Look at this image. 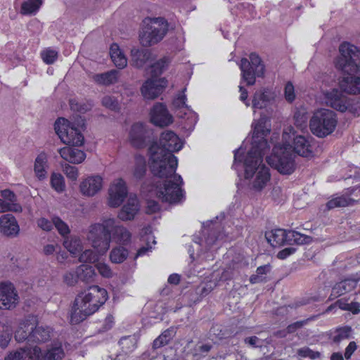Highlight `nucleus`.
I'll use <instances>...</instances> for the list:
<instances>
[{"instance_id": "nucleus-1", "label": "nucleus", "mask_w": 360, "mask_h": 360, "mask_svg": "<svg viewBox=\"0 0 360 360\" xmlns=\"http://www.w3.org/2000/svg\"><path fill=\"white\" fill-rule=\"evenodd\" d=\"M86 238L98 254L104 255L110 249L112 240L120 245L129 244L131 233L115 218L103 217L101 222L89 227Z\"/></svg>"}, {"instance_id": "nucleus-2", "label": "nucleus", "mask_w": 360, "mask_h": 360, "mask_svg": "<svg viewBox=\"0 0 360 360\" xmlns=\"http://www.w3.org/2000/svg\"><path fill=\"white\" fill-rule=\"evenodd\" d=\"M108 299L105 289L93 285L75 298L70 314V322L77 324L94 314Z\"/></svg>"}, {"instance_id": "nucleus-3", "label": "nucleus", "mask_w": 360, "mask_h": 360, "mask_svg": "<svg viewBox=\"0 0 360 360\" xmlns=\"http://www.w3.org/2000/svg\"><path fill=\"white\" fill-rule=\"evenodd\" d=\"M266 152L250 150L245 160V179L249 186L255 191L263 190L270 181L269 168L262 163Z\"/></svg>"}, {"instance_id": "nucleus-4", "label": "nucleus", "mask_w": 360, "mask_h": 360, "mask_svg": "<svg viewBox=\"0 0 360 360\" xmlns=\"http://www.w3.org/2000/svg\"><path fill=\"white\" fill-rule=\"evenodd\" d=\"M156 146L150 148V167L152 173L160 180L172 178L181 180V176L175 174L177 167V158L171 153H164L158 150Z\"/></svg>"}, {"instance_id": "nucleus-5", "label": "nucleus", "mask_w": 360, "mask_h": 360, "mask_svg": "<svg viewBox=\"0 0 360 360\" xmlns=\"http://www.w3.org/2000/svg\"><path fill=\"white\" fill-rule=\"evenodd\" d=\"M144 26L139 34L140 43L149 47L160 42L168 30V24L164 18H149L143 21Z\"/></svg>"}, {"instance_id": "nucleus-6", "label": "nucleus", "mask_w": 360, "mask_h": 360, "mask_svg": "<svg viewBox=\"0 0 360 360\" xmlns=\"http://www.w3.org/2000/svg\"><path fill=\"white\" fill-rule=\"evenodd\" d=\"M63 356V350L60 345H53L41 354V349L37 346L25 347L10 353L5 360H60Z\"/></svg>"}, {"instance_id": "nucleus-7", "label": "nucleus", "mask_w": 360, "mask_h": 360, "mask_svg": "<svg viewBox=\"0 0 360 360\" xmlns=\"http://www.w3.org/2000/svg\"><path fill=\"white\" fill-rule=\"evenodd\" d=\"M167 59L162 58L154 63L149 68L151 78L148 79L142 86L141 94L146 99H154L163 91L167 85L164 78H158L167 65Z\"/></svg>"}, {"instance_id": "nucleus-8", "label": "nucleus", "mask_w": 360, "mask_h": 360, "mask_svg": "<svg viewBox=\"0 0 360 360\" xmlns=\"http://www.w3.org/2000/svg\"><path fill=\"white\" fill-rule=\"evenodd\" d=\"M312 138L299 134L292 126L287 127L283 133V146L291 148L293 151L300 156L309 157L313 153L311 145Z\"/></svg>"}, {"instance_id": "nucleus-9", "label": "nucleus", "mask_w": 360, "mask_h": 360, "mask_svg": "<svg viewBox=\"0 0 360 360\" xmlns=\"http://www.w3.org/2000/svg\"><path fill=\"white\" fill-rule=\"evenodd\" d=\"M337 125L335 113L328 109L316 111L311 118L309 127L311 132L318 137H325L335 130Z\"/></svg>"}, {"instance_id": "nucleus-10", "label": "nucleus", "mask_w": 360, "mask_h": 360, "mask_svg": "<svg viewBox=\"0 0 360 360\" xmlns=\"http://www.w3.org/2000/svg\"><path fill=\"white\" fill-rule=\"evenodd\" d=\"M294 158L295 154L292 153L291 148L278 145L274 148L273 154L267 157L266 161L279 173L290 174L295 168Z\"/></svg>"}, {"instance_id": "nucleus-11", "label": "nucleus", "mask_w": 360, "mask_h": 360, "mask_svg": "<svg viewBox=\"0 0 360 360\" xmlns=\"http://www.w3.org/2000/svg\"><path fill=\"white\" fill-rule=\"evenodd\" d=\"M181 180L172 178L159 180L153 186L152 192L162 201L169 203L176 202L183 197Z\"/></svg>"}, {"instance_id": "nucleus-12", "label": "nucleus", "mask_w": 360, "mask_h": 360, "mask_svg": "<svg viewBox=\"0 0 360 360\" xmlns=\"http://www.w3.org/2000/svg\"><path fill=\"white\" fill-rule=\"evenodd\" d=\"M340 56L335 65L346 72H360V51L354 45L345 42L339 47Z\"/></svg>"}, {"instance_id": "nucleus-13", "label": "nucleus", "mask_w": 360, "mask_h": 360, "mask_svg": "<svg viewBox=\"0 0 360 360\" xmlns=\"http://www.w3.org/2000/svg\"><path fill=\"white\" fill-rule=\"evenodd\" d=\"M55 131L65 144L81 146L84 142L80 129L65 118H58L56 121Z\"/></svg>"}, {"instance_id": "nucleus-14", "label": "nucleus", "mask_w": 360, "mask_h": 360, "mask_svg": "<svg viewBox=\"0 0 360 360\" xmlns=\"http://www.w3.org/2000/svg\"><path fill=\"white\" fill-rule=\"evenodd\" d=\"M240 68L242 78L248 85H253L255 83V77H262L264 74V65L255 53L250 55V60L247 58L241 59Z\"/></svg>"}, {"instance_id": "nucleus-15", "label": "nucleus", "mask_w": 360, "mask_h": 360, "mask_svg": "<svg viewBox=\"0 0 360 360\" xmlns=\"http://www.w3.org/2000/svg\"><path fill=\"white\" fill-rule=\"evenodd\" d=\"M253 127L252 148L250 150L266 152L269 146L265 139V136L270 132L268 117L266 115L261 116L257 122L253 123Z\"/></svg>"}, {"instance_id": "nucleus-16", "label": "nucleus", "mask_w": 360, "mask_h": 360, "mask_svg": "<svg viewBox=\"0 0 360 360\" xmlns=\"http://www.w3.org/2000/svg\"><path fill=\"white\" fill-rule=\"evenodd\" d=\"M152 146H156L158 150H163L164 153L180 150L183 146V142L179 136L172 131H167L162 133L159 142L154 143Z\"/></svg>"}, {"instance_id": "nucleus-17", "label": "nucleus", "mask_w": 360, "mask_h": 360, "mask_svg": "<svg viewBox=\"0 0 360 360\" xmlns=\"http://www.w3.org/2000/svg\"><path fill=\"white\" fill-rule=\"evenodd\" d=\"M103 179L99 175L88 176L79 184V191L85 197H94L103 188Z\"/></svg>"}, {"instance_id": "nucleus-18", "label": "nucleus", "mask_w": 360, "mask_h": 360, "mask_svg": "<svg viewBox=\"0 0 360 360\" xmlns=\"http://www.w3.org/2000/svg\"><path fill=\"white\" fill-rule=\"evenodd\" d=\"M108 194V205L112 207H119L127 195L125 182L121 179L115 180L111 184Z\"/></svg>"}, {"instance_id": "nucleus-19", "label": "nucleus", "mask_w": 360, "mask_h": 360, "mask_svg": "<svg viewBox=\"0 0 360 360\" xmlns=\"http://www.w3.org/2000/svg\"><path fill=\"white\" fill-rule=\"evenodd\" d=\"M18 302V295L11 283L0 284V309H11Z\"/></svg>"}, {"instance_id": "nucleus-20", "label": "nucleus", "mask_w": 360, "mask_h": 360, "mask_svg": "<svg viewBox=\"0 0 360 360\" xmlns=\"http://www.w3.org/2000/svg\"><path fill=\"white\" fill-rule=\"evenodd\" d=\"M324 95L326 105L337 110L345 112L350 105L348 98L338 89L326 91Z\"/></svg>"}, {"instance_id": "nucleus-21", "label": "nucleus", "mask_w": 360, "mask_h": 360, "mask_svg": "<svg viewBox=\"0 0 360 360\" xmlns=\"http://www.w3.org/2000/svg\"><path fill=\"white\" fill-rule=\"evenodd\" d=\"M20 226L15 217L11 214H5L0 217V233L9 238L18 236Z\"/></svg>"}, {"instance_id": "nucleus-22", "label": "nucleus", "mask_w": 360, "mask_h": 360, "mask_svg": "<svg viewBox=\"0 0 360 360\" xmlns=\"http://www.w3.org/2000/svg\"><path fill=\"white\" fill-rule=\"evenodd\" d=\"M335 68L338 69L336 66ZM340 70H341V69H340ZM342 71L346 73V72L342 70ZM347 74L349 75L344 77L340 81L341 90L350 94H360V72H347Z\"/></svg>"}, {"instance_id": "nucleus-23", "label": "nucleus", "mask_w": 360, "mask_h": 360, "mask_svg": "<svg viewBox=\"0 0 360 360\" xmlns=\"http://www.w3.org/2000/svg\"><path fill=\"white\" fill-rule=\"evenodd\" d=\"M151 122L160 127L167 126L172 122V116L168 112L165 105L156 103L150 111Z\"/></svg>"}, {"instance_id": "nucleus-24", "label": "nucleus", "mask_w": 360, "mask_h": 360, "mask_svg": "<svg viewBox=\"0 0 360 360\" xmlns=\"http://www.w3.org/2000/svg\"><path fill=\"white\" fill-rule=\"evenodd\" d=\"M139 208L140 206L136 196L130 195L119 212L117 217L123 221H131L134 219Z\"/></svg>"}, {"instance_id": "nucleus-25", "label": "nucleus", "mask_w": 360, "mask_h": 360, "mask_svg": "<svg viewBox=\"0 0 360 360\" xmlns=\"http://www.w3.org/2000/svg\"><path fill=\"white\" fill-rule=\"evenodd\" d=\"M36 325V319L34 317L27 319L20 323L15 333V338L18 342L30 341V336L32 334Z\"/></svg>"}, {"instance_id": "nucleus-26", "label": "nucleus", "mask_w": 360, "mask_h": 360, "mask_svg": "<svg viewBox=\"0 0 360 360\" xmlns=\"http://www.w3.org/2000/svg\"><path fill=\"white\" fill-rule=\"evenodd\" d=\"M152 53L149 50L140 49L138 48H133L131 50V64L138 68H141L147 64L152 65ZM154 63H153V65Z\"/></svg>"}, {"instance_id": "nucleus-27", "label": "nucleus", "mask_w": 360, "mask_h": 360, "mask_svg": "<svg viewBox=\"0 0 360 360\" xmlns=\"http://www.w3.org/2000/svg\"><path fill=\"white\" fill-rule=\"evenodd\" d=\"M148 131L146 127L141 123L134 124L131 129L129 137L131 144L136 148H141L144 146Z\"/></svg>"}, {"instance_id": "nucleus-28", "label": "nucleus", "mask_w": 360, "mask_h": 360, "mask_svg": "<svg viewBox=\"0 0 360 360\" xmlns=\"http://www.w3.org/2000/svg\"><path fill=\"white\" fill-rule=\"evenodd\" d=\"M120 72L116 70H111L103 73L92 74L91 76V80L101 86L114 84L118 82Z\"/></svg>"}, {"instance_id": "nucleus-29", "label": "nucleus", "mask_w": 360, "mask_h": 360, "mask_svg": "<svg viewBox=\"0 0 360 360\" xmlns=\"http://www.w3.org/2000/svg\"><path fill=\"white\" fill-rule=\"evenodd\" d=\"M288 231L278 229L266 232L265 238L273 247L288 244Z\"/></svg>"}, {"instance_id": "nucleus-30", "label": "nucleus", "mask_w": 360, "mask_h": 360, "mask_svg": "<svg viewBox=\"0 0 360 360\" xmlns=\"http://www.w3.org/2000/svg\"><path fill=\"white\" fill-rule=\"evenodd\" d=\"M60 157L72 164H79L86 158V154L81 150L71 147H64L59 150Z\"/></svg>"}, {"instance_id": "nucleus-31", "label": "nucleus", "mask_w": 360, "mask_h": 360, "mask_svg": "<svg viewBox=\"0 0 360 360\" xmlns=\"http://www.w3.org/2000/svg\"><path fill=\"white\" fill-rule=\"evenodd\" d=\"M359 279L347 278L336 283L333 289L331 295L338 297L344 295L356 288Z\"/></svg>"}, {"instance_id": "nucleus-32", "label": "nucleus", "mask_w": 360, "mask_h": 360, "mask_svg": "<svg viewBox=\"0 0 360 360\" xmlns=\"http://www.w3.org/2000/svg\"><path fill=\"white\" fill-rule=\"evenodd\" d=\"M48 157L45 153H41L34 162V173L39 180L44 179L47 176Z\"/></svg>"}, {"instance_id": "nucleus-33", "label": "nucleus", "mask_w": 360, "mask_h": 360, "mask_svg": "<svg viewBox=\"0 0 360 360\" xmlns=\"http://www.w3.org/2000/svg\"><path fill=\"white\" fill-rule=\"evenodd\" d=\"M51 332V328L49 327L35 325L34 330L30 336V341L31 343L44 342L49 340Z\"/></svg>"}, {"instance_id": "nucleus-34", "label": "nucleus", "mask_w": 360, "mask_h": 360, "mask_svg": "<svg viewBox=\"0 0 360 360\" xmlns=\"http://www.w3.org/2000/svg\"><path fill=\"white\" fill-rule=\"evenodd\" d=\"M63 246L73 255H79L83 250L82 241L80 238L76 236L65 237Z\"/></svg>"}, {"instance_id": "nucleus-35", "label": "nucleus", "mask_w": 360, "mask_h": 360, "mask_svg": "<svg viewBox=\"0 0 360 360\" xmlns=\"http://www.w3.org/2000/svg\"><path fill=\"white\" fill-rule=\"evenodd\" d=\"M110 56L112 61L117 68L123 69L127 66V58L117 44H114L111 45L110 49Z\"/></svg>"}, {"instance_id": "nucleus-36", "label": "nucleus", "mask_w": 360, "mask_h": 360, "mask_svg": "<svg viewBox=\"0 0 360 360\" xmlns=\"http://www.w3.org/2000/svg\"><path fill=\"white\" fill-rule=\"evenodd\" d=\"M147 171L146 160L141 155H136L134 165L131 168L133 176L136 180L141 179L145 176Z\"/></svg>"}, {"instance_id": "nucleus-37", "label": "nucleus", "mask_w": 360, "mask_h": 360, "mask_svg": "<svg viewBox=\"0 0 360 360\" xmlns=\"http://www.w3.org/2000/svg\"><path fill=\"white\" fill-rule=\"evenodd\" d=\"M124 245H117L114 247L109 254V259L113 264H121L124 262L129 255V251Z\"/></svg>"}, {"instance_id": "nucleus-38", "label": "nucleus", "mask_w": 360, "mask_h": 360, "mask_svg": "<svg viewBox=\"0 0 360 360\" xmlns=\"http://www.w3.org/2000/svg\"><path fill=\"white\" fill-rule=\"evenodd\" d=\"M76 274L79 279L85 282L93 281L96 276L95 270L92 266L82 264L76 269Z\"/></svg>"}, {"instance_id": "nucleus-39", "label": "nucleus", "mask_w": 360, "mask_h": 360, "mask_svg": "<svg viewBox=\"0 0 360 360\" xmlns=\"http://www.w3.org/2000/svg\"><path fill=\"white\" fill-rule=\"evenodd\" d=\"M288 245H303L309 243L311 240V238L304 234H302L297 231L289 230L288 231Z\"/></svg>"}, {"instance_id": "nucleus-40", "label": "nucleus", "mask_w": 360, "mask_h": 360, "mask_svg": "<svg viewBox=\"0 0 360 360\" xmlns=\"http://www.w3.org/2000/svg\"><path fill=\"white\" fill-rule=\"evenodd\" d=\"M119 344L122 352L127 354L132 352L136 347L137 339L134 335L123 337Z\"/></svg>"}, {"instance_id": "nucleus-41", "label": "nucleus", "mask_w": 360, "mask_h": 360, "mask_svg": "<svg viewBox=\"0 0 360 360\" xmlns=\"http://www.w3.org/2000/svg\"><path fill=\"white\" fill-rule=\"evenodd\" d=\"M359 199L349 198L345 195L335 197L329 200L326 206L328 210H331L335 207H342L350 205L351 201H357Z\"/></svg>"}, {"instance_id": "nucleus-42", "label": "nucleus", "mask_w": 360, "mask_h": 360, "mask_svg": "<svg viewBox=\"0 0 360 360\" xmlns=\"http://www.w3.org/2000/svg\"><path fill=\"white\" fill-rule=\"evenodd\" d=\"M42 4V0H28L22 4L21 13L30 15L35 13Z\"/></svg>"}, {"instance_id": "nucleus-43", "label": "nucleus", "mask_w": 360, "mask_h": 360, "mask_svg": "<svg viewBox=\"0 0 360 360\" xmlns=\"http://www.w3.org/2000/svg\"><path fill=\"white\" fill-rule=\"evenodd\" d=\"M174 331L173 329H167L165 330L158 338L153 341V347L158 349L166 345L173 338Z\"/></svg>"}, {"instance_id": "nucleus-44", "label": "nucleus", "mask_w": 360, "mask_h": 360, "mask_svg": "<svg viewBox=\"0 0 360 360\" xmlns=\"http://www.w3.org/2000/svg\"><path fill=\"white\" fill-rule=\"evenodd\" d=\"M2 330L0 334V347L5 348L8 346L11 340L13 329L11 326L7 322L1 326Z\"/></svg>"}, {"instance_id": "nucleus-45", "label": "nucleus", "mask_w": 360, "mask_h": 360, "mask_svg": "<svg viewBox=\"0 0 360 360\" xmlns=\"http://www.w3.org/2000/svg\"><path fill=\"white\" fill-rule=\"evenodd\" d=\"M51 184L53 189L57 192L64 191L65 185L64 178L60 174L53 173L51 176Z\"/></svg>"}, {"instance_id": "nucleus-46", "label": "nucleus", "mask_w": 360, "mask_h": 360, "mask_svg": "<svg viewBox=\"0 0 360 360\" xmlns=\"http://www.w3.org/2000/svg\"><path fill=\"white\" fill-rule=\"evenodd\" d=\"M22 208L18 203H8V202L0 198V213L6 212H21Z\"/></svg>"}, {"instance_id": "nucleus-47", "label": "nucleus", "mask_w": 360, "mask_h": 360, "mask_svg": "<svg viewBox=\"0 0 360 360\" xmlns=\"http://www.w3.org/2000/svg\"><path fill=\"white\" fill-rule=\"evenodd\" d=\"M211 346L207 344H198L192 351V355L195 359L205 356L210 352Z\"/></svg>"}, {"instance_id": "nucleus-48", "label": "nucleus", "mask_w": 360, "mask_h": 360, "mask_svg": "<svg viewBox=\"0 0 360 360\" xmlns=\"http://www.w3.org/2000/svg\"><path fill=\"white\" fill-rule=\"evenodd\" d=\"M53 226L62 236H65L70 232L68 225L58 217H53Z\"/></svg>"}, {"instance_id": "nucleus-49", "label": "nucleus", "mask_w": 360, "mask_h": 360, "mask_svg": "<svg viewBox=\"0 0 360 360\" xmlns=\"http://www.w3.org/2000/svg\"><path fill=\"white\" fill-rule=\"evenodd\" d=\"M96 267L98 271L99 272V274L103 277L106 278H110L113 277L114 272L108 264L103 262H98L96 264Z\"/></svg>"}, {"instance_id": "nucleus-50", "label": "nucleus", "mask_w": 360, "mask_h": 360, "mask_svg": "<svg viewBox=\"0 0 360 360\" xmlns=\"http://www.w3.org/2000/svg\"><path fill=\"white\" fill-rule=\"evenodd\" d=\"M102 104L112 110H117L120 108L118 99L114 96H105L102 99Z\"/></svg>"}, {"instance_id": "nucleus-51", "label": "nucleus", "mask_w": 360, "mask_h": 360, "mask_svg": "<svg viewBox=\"0 0 360 360\" xmlns=\"http://www.w3.org/2000/svg\"><path fill=\"white\" fill-rule=\"evenodd\" d=\"M43 61L46 64H53L58 58V52L55 50L47 49L41 53Z\"/></svg>"}, {"instance_id": "nucleus-52", "label": "nucleus", "mask_w": 360, "mask_h": 360, "mask_svg": "<svg viewBox=\"0 0 360 360\" xmlns=\"http://www.w3.org/2000/svg\"><path fill=\"white\" fill-rule=\"evenodd\" d=\"M297 353L300 357L309 358L311 359H316L321 356L320 352L313 351L307 347L298 349Z\"/></svg>"}, {"instance_id": "nucleus-53", "label": "nucleus", "mask_w": 360, "mask_h": 360, "mask_svg": "<svg viewBox=\"0 0 360 360\" xmlns=\"http://www.w3.org/2000/svg\"><path fill=\"white\" fill-rule=\"evenodd\" d=\"M267 99V96L264 93L256 92L252 99V107L254 108H262L264 106V102Z\"/></svg>"}, {"instance_id": "nucleus-54", "label": "nucleus", "mask_w": 360, "mask_h": 360, "mask_svg": "<svg viewBox=\"0 0 360 360\" xmlns=\"http://www.w3.org/2000/svg\"><path fill=\"white\" fill-rule=\"evenodd\" d=\"M79 255V260L81 262L92 263L97 259L96 254L92 250H86Z\"/></svg>"}, {"instance_id": "nucleus-55", "label": "nucleus", "mask_w": 360, "mask_h": 360, "mask_svg": "<svg viewBox=\"0 0 360 360\" xmlns=\"http://www.w3.org/2000/svg\"><path fill=\"white\" fill-rule=\"evenodd\" d=\"M63 171L66 176L72 181H76L77 179L79 172L77 167L66 164L63 166Z\"/></svg>"}, {"instance_id": "nucleus-56", "label": "nucleus", "mask_w": 360, "mask_h": 360, "mask_svg": "<svg viewBox=\"0 0 360 360\" xmlns=\"http://www.w3.org/2000/svg\"><path fill=\"white\" fill-rule=\"evenodd\" d=\"M284 96L285 100L289 103H292L295 98V88L292 84L290 82L285 84Z\"/></svg>"}, {"instance_id": "nucleus-57", "label": "nucleus", "mask_w": 360, "mask_h": 360, "mask_svg": "<svg viewBox=\"0 0 360 360\" xmlns=\"http://www.w3.org/2000/svg\"><path fill=\"white\" fill-rule=\"evenodd\" d=\"M351 333V328L349 327H345L340 328L337 330L336 335L333 337L335 342H340L342 340L349 338Z\"/></svg>"}, {"instance_id": "nucleus-58", "label": "nucleus", "mask_w": 360, "mask_h": 360, "mask_svg": "<svg viewBox=\"0 0 360 360\" xmlns=\"http://www.w3.org/2000/svg\"><path fill=\"white\" fill-rule=\"evenodd\" d=\"M37 224L43 231H50L53 226V218L50 221L44 217H41L37 220Z\"/></svg>"}, {"instance_id": "nucleus-59", "label": "nucleus", "mask_w": 360, "mask_h": 360, "mask_svg": "<svg viewBox=\"0 0 360 360\" xmlns=\"http://www.w3.org/2000/svg\"><path fill=\"white\" fill-rule=\"evenodd\" d=\"M78 278L76 271H68L63 276V282L70 286L75 285Z\"/></svg>"}, {"instance_id": "nucleus-60", "label": "nucleus", "mask_w": 360, "mask_h": 360, "mask_svg": "<svg viewBox=\"0 0 360 360\" xmlns=\"http://www.w3.org/2000/svg\"><path fill=\"white\" fill-rule=\"evenodd\" d=\"M1 195L3 200L8 202V203H17V197L15 194L8 189L1 191Z\"/></svg>"}, {"instance_id": "nucleus-61", "label": "nucleus", "mask_w": 360, "mask_h": 360, "mask_svg": "<svg viewBox=\"0 0 360 360\" xmlns=\"http://www.w3.org/2000/svg\"><path fill=\"white\" fill-rule=\"evenodd\" d=\"M294 118L295 120V124L297 127H300L301 129L307 127V117L304 113L301 114L300 112H297L295 114Z\"/></svg>"}, {"instance_id": "nucleus-62", "label": "nucleus", "mask_w": 360, "mask_h": 360, "mask_svg": "<svg viewBox=\"0 0 360 360\" xmlns=\"http://www.w3.org/2000/svg\"><path fill=\"white\" fill-rule=\"evenodd\" d=\"M245 343L252 347H260L263 345V340L257 338V336H251L246 338Z\"/></svg>"}, {"instance_id": "nucleus-63", "label": "nucleus", "mask_w": 360, "mask_h": 360, "mask_svg": "<svg viewBox=\"0 0 360 360\" xmlns=\"http://www.w3.org/2000/svg\"><path fill=\"white\" fill-rule=\"evenodd\" d=\"M160 209V206L158 202L153 200H148L147 201L146 212L148 214L155 213L159 211Z\"/></svg>"}, {"instance_id": "nucleus-64", "label": "nucleus", "mask_w": 360, "mask_h": 360, "mask_svg": "<svg viewBox=\"0 0 360 360\" xmlns=\"http://www.w3.org/2000/svg\"><path fill=\"white\" fill-rule=\"evenodd\" d=\"M186 96L184 94V93H181L178 95V96L174 99L173 104L174 107L177 108H186L187 105L186 104Z\"/></svg>"}]
</instances>
